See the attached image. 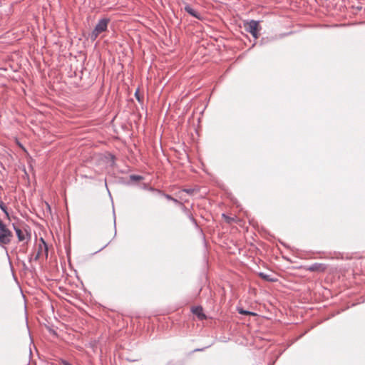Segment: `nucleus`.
I'll use <instances>...</instances> for the list:
<instances>
[{"label": "nucleus", "mask_w": 365, "mask_h": 365, "mask_svg": "<svg viewBox=\"0 0 365 365\" xmlns=\"http://www.w3.org/2000/svg\"><path fill=\"white\" fill-rule=\"evenodd\" d=\"M244 28L245 31L252 34L255 38H258L259 31L261 29L259 21L255 20H250L244 22Z\"/></svg>", "instance_id": "3"}, {"label": "nucleus", "mask_w": 365, "mask_h": 365, "mask_svg": "<svg viewBox=\"0 0 365 365\" xmlns=\"http://www.w3.org/2000/svg\"><path fill=\"white\" fill-rule=\"evenodd\" d=\"M172 201L174 203H175L176 205H179L180 207V208L182 207V205H184L182 202L179 201L178 200H177L175 198H173V200Z\"/></svg>", "instance_id": "16"}, {"label": "nucleus", "mask_w": 365, "mask_h": 365, "mask_svg": "<svg viewBox=\"0 0 365 365\" xmlns=\"http://www.w3.org/2000/svg\"><path fill=\"white\" fill-rule=\"evenodd\" d=\"M205 349H206V347L201 348V349H195L194 350V351H195H195H204Z\"/></svg>", "instance_id": "20"}, {"label": "nucleus", "mask_w": 365, "mask_h": 365, "mask_svg": "<svg viewBox=\"0 0 365 365\" xmlns=\"http://www.w3.org/2000/svg\"><path fill=\"white\" fill-rule=\"evenodd\" d=\"M238 312L240 314H245V315H255V313H253L252 312L245 311V310H243L242 309H239Z\"/></svg>", "instance_id": "14"}, {"label": "nucleus", "mask_w": 365, "mask_h": 365, "mask_svg": "<svg viewBox=\"0 0 365 365\" xmlns=\"http://www.w3.org/2000/svg\"><path fill=\"white\" fill-rule=\"evenodd\" d=\"M61 364L62 365H72L71 364H70L69 362H68L67 361H65V360L62 361Z\"/></svg>", "instance_id": "19"}, {"label": "nucleus", "mask_w": 365, "mask_h": 365, "mask_svg": "<svg viewBox=\"0 0 365 365\" xmlns=\"http://www.w3.org/2000/svg\"><path fill=\"white\" fill-rule=\"evenodd\" d=\"M130 178L132 180L139 181V180H141L143 179V177L140 176V175H132L130 176Z\"/></svg>", "instance_id": "15"}, {"label": "nucleus", "mask_w": 365, "mask_h": 365, "mask_svg": "<svg viewBox=\"0 0 365 365\" xmlns=\"http://www.w3.org/2000/svg\"><path fill=\"white\" fill-rule=\"evenodd\" d=\"M182 212L187 216V217L191 220L192 222L194 224H196V220L194 218L192 214L191 213L190 210L186 207L185 205H182L181 207Z\"/></svg>", "instance_id": "9"}, {"label": "nucleus", "mask_w": 365, "mask_h": 365, "mask_svg": "<svg viewBox=\"0 0 365 365\" xmlns=\"http://www.w3.org/2000/svg\"><path fill=\"white\" fill-rule=\"evenodd\" d=\"M327 265L323 263H314L310 266L304 267V269L307 271L316 272L322 273L326 271Z\"/></svg>", "instance_id": "4"}, {"label": "nucleus", "mask_w": 365, "mask_h": 365, "mask_svg": "<svg viewBox=\"0 0 365 365\" xmlns=\"http://www.w3.org/2000/svg\"><path fill=\"white\" fill-rule=\"evenodd\" d=\"M162 195H163L167 200L172 201L174 197H173L170 195L162 193Z\"/></svg>", "instance_id": "17"}, {"label": "nucleus", "mask_w": 365, "mask_h": 365, "mask_svg": "<svg viewBox=\"0 0 365 365\" xmlns=\"http://www.w3.org/2000/svg\"><path fill=\"white\" fill-rule=\"evenodd\" d=\"M222 216L227 223H232L235 221L234 217H229L225 214H222Z\"/></svg>", "instance_id": "12"}, {"label": "nucleus", "mask_w": 365, "mask_h": 365, "mask_svg": "<svg viewBox=\"0 0 365 365\" xmlns=\"http://www.w3.org/2000/svg\"><path fill=\"white\" fill-rule=\"evenodd\" d=\"M12 238V232L0 219V247L6 250V246L11 242Z\"/></svg>", "instance_id": "1"}, {"label": "nucleus", "mask_w": 365, "mask_h": 365, "mask_svg": "<svg viewBox=\"0 0 365 365\" xmlns=\"http://www.w3.org/2000/svg\"><path fill=\"white\" fill-rule=\"evenodd\" d=\"M135 96L136 98V99L140 102L141 101V98H140V94H139V92H138V90H137L135 93Z\"/></svg>", "instance_id": "18"}, {"label": "nucleus", "mask_w": 365, "mask_h": 365, "mask_svg": "<svg viewBox=\"0 0 365 365\" xmlns=\"http://www.w3.org/2000/svg\"><path fill=\"white\" fill-rule=\"evenodd\" d=\"M184 9L187 13H188L192 16L197 19H201V14L198 11H195L193 8H192L191 6H190L189 4H186L185 6Z\"/></svg>", "instance_id": "7"}, {"label": "nucleus", "mask_w": 365, "mask_h": 365, "mask_svg": "<svg viewBox=\"0 0 365 365\" xmlns=\"http://www.w3.org/2000/svg\"><path fill=\"white\" fill-rule=\"evenodd\" d=\"M13 227L19 242H23L26 240L29 241L31 239V235L26 230H22L14 225H13Z\"/></svg>", "instance_id": "5"}, {"label": "nucleus", "mask_w": 365, "mask_h": 365, "mask_svg": "<svg viewBox=\"0 0 365 365\" xmlns=\"http://www.w3.org/2000/svg\"><path fill=\"white\" fill-rule=\"evenodd\" d=\"M40 242L41 243L38 245V250L36 259H38L42 255L43 251H44L46 257L48 255V245L46 242L42 237L40 238Z\"/></svg>", "instance_id": "6"}, {"label": "nucleus", "mask_w": 365, "mask_h": 365, "mask_svg": "<svg viewBox=\"0 0 365 365\" xmlns=\"http://www.w3.org/2000/svg\"><path fill=\"white\" fill-rule=\"evenodd\" d=\"M258 275L262 278L264 280L267 281V282H276L277 279L276 278H273L269 274H265L264 272H259L258 274Z\"/></svg>", "instance_id": "10"}, {"label": "nucleus", "mask_w": 365, "mask_h": 365, "mask_svg": "<svg viewBox=\"0 0 365 365\" xmlns=\"http://www.w3.org/2000/svg\"><path fill=\"white\" fill-rule=\"evenodd\" d=\"M0 209L4 212L6 217L9 218V214L7 211V207L1 200H0Z\"/></svg>", "instance_id": "11"}, {"label": "nucleus", "mask_w": 365, "mask_h": 365, "mask_svg": "<svg viewBox=\"0 0 365 365\" xmlns=\"http://www.w3.org/2000/svg\"><path fill=\"white\" fill-rule=\"evenodd\" d=\"M46 206H47L48 209L49 210V211H51L50 205L48 203H46Z\"/></svg>", "instance_id": "21"}, {"label": "nucleus", "mask_w": 365, "mask_h": 365, "mask_svg": "<svg viewBox=\"0 0 365 365\" xmlns=\"http://www.w3.org/2000/svg\"><path fill=\"white\" fill-rule=\"evenodd\" d=\"M183 192H186L188 195H193L195 192L197 191V190L195 188H186L182 190Z\"/></svg>", "instance_id": "13"}, {"label": "nucleus", "mask_w": 365, "mask_h": 365, "mask_svg": "<svg viewBox=\"0 0 365 365\" xmlns=\"http://www.w3.org/2000/svg\"><path fill=\"white\" fill-rule=\"evenodd\" d=\"M110 22L109 19L103 18L98 21L93 31L89 34V38L91 41H95L98 36L106 31L108 29V25Z\"/></svg>", "instance_id": "2"}, {"label": "nucleus", "mask_w": 365, "mask_h": 365, "mask_svg": "<svg viewBox=\"0 0 365 365\" xmlns=\"http://www.w3.org/2000/svg\"><path fill=\"white\" fill-rule=\"evenodd\" d=\"M192 313L197 316V317L202 320L206 319L205 314L203 313L202 307H195L192 309Z\"/></svg>", "instance_id": "8"}]
</instances>
